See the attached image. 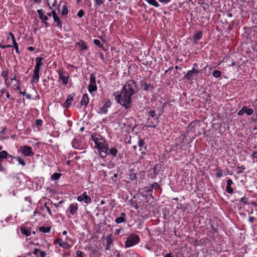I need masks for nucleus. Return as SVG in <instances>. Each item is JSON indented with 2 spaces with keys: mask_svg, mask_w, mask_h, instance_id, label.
I'll use <instances>...</instances> for the list:
<instances>
[{
  "mask_svg": "<svg viewBox=\"0 0 257 257\" xmlns=\"http://www.w3.org/2000/svg\"><path fill=\"white\" fill-rule=\"evenodd\" d=\"M138 91L136 82L133 80H128L124 85L120 93H114L115 99L122 106L128 109L132 105V96Z\"/></svg>",
  "mask_w": 257,
  "mask_h": 257,
  "instance_id": "f257e3e1",
  "label": "nucleus"
},
{
  "mask_svg": "<svg viewBox=\"0 0 257 257\" xmlns=\"http://www.w3.org/2000/svg\"><path fill=\"white\" fill-rule=\"evenodd\" d=\"M91 139L94 142L101 157L104 158L107 155L108 144L101 135L97 133H93L91 136Z\"/></svg>",
  "mask_w": 257,
  "mask_h": 257,
  "instance_id": "f03ea898",
  "label": "nucleus"
},
{
  "mask_svg": "<svg viewBox=\"0 0 257 257\" xmlns=\"http://www.w3.org/2000/svg\"><path fill=\"white\" fill-rule=\"evenodd\" d=\"M140 241V238L138 235L136 234H132L128 237L125 242V246L126 247L132 246Z\"/></svg>",
  "mask_w": 257,
  "mask_h": 257,
  "instance_id": "7ed1b4c3",
  "label": "nucleus"
},
{
  "mask_svg": "<svg viewBox=\"0 0 257 257\" xmlns=\"http://www.w3.org/2000/svg\"><path fill=\"white\" fill-rule=\"evenodd\" d=\"M97 86L96 84V76L94 73H92L90 76V82L88 86V89L90 93H92L97 90Z\"/></svg>",
  "mask_w": 257,
  "mask_h": 257,
  "instance_id": "20e7f679",
  "label": "nucleus"
},
{
  "mask_svg": "<svg viewBox=\"0 0 257 257\" xmlns=\"http://www.w3.org/2000/svg\"><path fill=\"white\" fill-rule=\"evenodd\" d=\"M13 158V156L9 154L6 151H2L0 152V171L3 172L5 171L4 168L2 166L1 162L4 159H7V158Z\"/></svg>",
  "mask_w": 257,
  "mask_h": 257,
  "instance_id": "39448f33",
  "label": "nucleus"
},
{
  "mask_svg": "<svg viewBox=\"0 0 257 257\" xmlns=\"http://www.w3.org/2000/svg\"><path fill=\"white\" fill-rule=\"evenodd\" d=\"M20 151L22 153L26 156L31 157L34 155V153L32 152V149L30 146H24L21 147Z\"/></svg>",
  "mask_w": 257,
  "mask_h": 257,
  "instance_id": "423d86ee",
  "label": "nucleus"
},
{
  "mask_svg": "<svg viewBox=\"0 0 257 257\" xmlns=\"http://www.w3.org/2000/svg\"><path fill=\"white\" fill-rule=\"evenodd\" d=\"M111 105V102L109 99H106L103 105L99 108L98 112L100 114H106L107 112L108 108Z\"/></svg>",
  "mask_w": 257,
  "mask_h": 257,
  "instance_id": "0eeeda50",
  "label": "nucleus"
},
{
  "mask_svg": "<svg viewBox=\"0 0 257 257\" xmlns=\"http://www.w3.org/2000/svg\"><path fill=\"white\" fill-rule=\"evenodd\" d=\"M77 200L80 202L83 201L87 204L90 203L91 201V198L87 195L86 192H83L81 195L77 197Z\"/></svg>",
  "mask_w": 257,
  "mask_h": 257,
  "instance_id": "6e6552de",
  "label": "nucleus"
},
{
  "mask_svg": "<svg viewBox=\"0 0 257 257\" xmlns=\"http://www.w3.org/2000/svg\"><path fill=\"white\" fill-rule=\"evenodd\" d=\"M52 14L54 19V21L57 23V26L61 29L62 26V24L60 20L59 17L57 16L55 11H52Z\"/></svg>",
  "mask_w": 257,
  "mask_h": 257,
  "instance_id": "1a4fd4ad",
  "label": "nucleus"
},
{
  "mask_svg": "<svg viewBox=\"0 0 257 257\" xmlns=\"http://www.w3.org/2000/svg\"><path fill=\"white\" fill-rule=\"evenodd\" d=\"M202 32L201 31H198L193 35V44L197 45L198 44V41L200 40L202 37Z\"/></svg>",
  "mask_w": 257,
  "mask_h": 257,
  "instance_id": "9d476101",
  "label": "nucleus"
},
{
  "mask_svg": "<svg viewBox=\"0 0 257 257\" xmlns=\"http://www.w3.org/2000/svg\"><path fill=\"white\" fill-rule=\"evenodd\" d=\"M68 78L69 75L67 73L64 72H59V78L62 80V81L65 84H67Z\"/></svg>",
  "mask_w": 257,
  "mask_h": 257,
  "instance_id": "9b49d317",
  "label": "nucleus"
},
{
  "mask_svg": "<svg viewBox=\"0 0 257 257\" xmlns=\"http://www.w3.org/2000/svg\"><path fill=\"white\" fill-rule=\"evenodd\" d=\"M74 96V94L69 95L66 99V100L63 104V106L66 108L69 107L73 100V98Z\"/></svg>",
  "mask_w": 257,
  "mask_h": 257,
  "instance_id": "f8f14e48",
  "label": "nucleus"
},
{
  "mask_svg": "<svg viewBox=\"0 0 257 257\" xmlns=\"http://www.w3.org/2000/svg\"><path fill=\"white\" fill-rule=\"evenodd\" d=\"M115 222L117 224L122 223V222H125L126 221V215L125 213L121 212L120 213V216L117 217L115 219Z\"/></svg>",
  "mask_w": 257,
  "mask_h": 257,
  "instance_id": "ddd939ff",
  "label": "nucleus"
},
{
  "mask_svg": "<svg viewBox=\"0 0 257 257\" xmlns=\"http://www.w3.org/2000/svg\"><path fill=\"white\" fill-rule=\"evenodd\" d=\"M10 36H11L12 37V41H13V45L12 46V47H14V48L16 50V52L17 54H20V51L19 50V47H18V45L17 44V43L16 42V39H15V36L12 33H10Z\"/></svg>",
  "mask_w": 257,
  "mask_h": 257,
  "instance_id": "4468645a",
  "label": "nucleus"
},
{
  "mask_svg": "<svg viewBox=\"0 0 257 257\" xmlns=\"http://www.w3.org/2000/svg\"><path fill=\"white\" fill-rule=\"evenodd\" d=\"M69 212L72 214L74 215V214L76 213L78 210V206L77 204H72L70 205L69 207Z\"/></svg>",
  "mask_w": 257,
  "mask_h": 257,
  "instance_id": "2eb2a0df",
  "label": "nucleus"
},
{
  "mask_svg": "<svg viewBox=\"0 0 257 257\" xmlns=\"http://www.w3.org/2000/svg\"><path fill=\"white\" fill-rule=\"evenodd\" d=\"M76 45L79 47L81 50H86L88 49V46L85 44L84 41L80 40L78 42H77Z\"/></svg>",
  "mask_w": 257,
  "mask_h": 257,
  "instance_id": "dca6fc26",
  "label": "nucleus"
},
{
  "mask_svg": "<svg viewBox=\"0 0 257 257\" xmlns=\"http://www.w3.org/2000/svg\"><path fill=\"white\" fill-rule=\"evenodd\" d=\"M37 13L39 15V18L43 22H45V21L48 20V16L44 15L43 10H38Z\"/></svg>",
  "mask_w": 257,
  "mask_h": 257,
  "instance_id": "f3484780",
  "label": "nucleus"
},
{
  "mask_svg": "<svg viewBox=\"0 0 257 257\" xmlns=\"http://www.w3.org/2000/svg\"><path fill=\"white\" fill-rule=\"evenodd\" d=\"M33 253L37 257H45L46 253L44 251H41L40 249L35 248Z\"/></svg>",
  "mask_w": 257,
  "mask_h": 257,
  "instance_id": "a211bd4d",
  "label": "nucleus"
},
{
  "mask_svg": "<svg viewBox=\"0 0 257 257\" xmlns=\"http://www.w3.org/2000/svg\"><path fill=\"white\" fill-rule=\"evenodd\" d=\"M194 74H193V72L191 70L187 71L186 74L184 75L185 79H187L188 81H191L194 79Z\"/></svg>",
  "mask_w": 257,
  "mask_h": 257,
  "instance_id": "6ab92c4d",
  "label": "nucleus"
},
{
  "mask_svg": "<svg viewBox=\"0 0 257 257\" xmlns=\"http://www.w3.org/2000/svg\"><path fill=\"white\" fill-rule=\"evenodd\" d=\"M89 102V98L86 94H84L81 100V104L82 105L86 106Z\"/></svg>",
  "mask_w": 257,
  "mask_h": 257,
  "instance_id": "aec40b11",
  "label": "nucleus"
},
{
  "mask_svg": "<svg viewBox=\"0 0 257 257\" xmlns=\"http://www.w3.org/2000/svg\"><path fill=\"white\" fill-rule=\"evenodd\" d=\"M39 80V73L33 72L31 83H37Z\"/></svg>",
  "mask_w": 257,
  "mask_h": 257,
  "instance_id": "412c9836",
  "label": "nucleus"
},
{
  "mask_svg": "<svg viewBox=\"0 0 257 257\" xmlns=\"http://www.w3.org/2000/svg\"><path fill=\"white\" fill-rule=\"evenodd\" d=\"M117 153V150L116 148H112L110 150L108 149L107 150V154H111L113 157L116 156Z\"/></svg>",
  "mask_w": 257,
  "mask_h": 257,
  "instance_id": "4be33fe9",
  "label": "nucleus"
},
{
  "mask_svg": "<svg viewBox=\"0 0 257 257\" xmlns=\"http://www.w3.org/2000/svg\"><path fill=\"white\" fill-rule=\"evenodd\" d=\"M133 169H130L129 170V178L132 181H135L137 179V175L136 173L133 172Z\"/></svg>",
  "mask_w": 257,
  "mask_h": 257,
  "instance_id": "5701e85b",
  "label": "nucleus"
},
{
  "mask_svg": "<svg viewBox=\"0 0 257 257\" xmlns=\"http://www.w3.org/2000/svg\"><path fill=\"white\" fill-rule=\"evenodd\" d=\"M56 242L58 243L60 246L63 248H66L68 244L66 242H64L61 239L59 238L56 240Z\"/></svg>",
  "mask_w": 257,
  "mask_h": 257,
  "instance_id": "b1692460",
  "label": "nucleus"
},
{
  "mask_svg": "<svg viewBox=\"0 0 257 257\" xmlns=\"http://www.w3.org/2000/svg\"><path fill=\"white\" fill-rule=\"evenodd\" d=\"M21 232L23 234H25L27 236L31 234V230L28 227L22 228Z\"/></svg>",
  "mask_w": 257,
  "mask_h": 257,
  "instance_id": "393cba45",
  "label": "nucleus"
},
{
  "mask_svg": "<svg viewBox=\"0 0 257 257\" xmlns=\"http://www.w3.org/2000/svg\"><path fill=\"white\" fill-rule=\"evenodd\" d=\"M39 231L44 233H48L51 231L50 227L41 226L39 227Z\"/></svg>",
  "mask_w": 257,
  "mask_h": 257,
  "instance_id": "a878e982",
  "label": "nucleus"
},
{
  "mask_svg": "<svg viewBox=\"0 0 257 257\" xmlns=\"http://www.w3.org/2000/svg\"><path fill=\"white\" fill-rule=\"evenodd\" d=\"M47 4L50 8L52 9V7H55L57 3V0H47Z\"/></svg>",
  "mask_w": 257,
  "mask_h": 257,
  "instance_id": "bb28decb",
  "label": "nucleus"
},
{
  "mask_svg": "<svg viewBox=\"0 0 257 257\" xmlns=\"http://www.w3.org/2000/svg\"><path fill=\"white\" fill-rule=\"evenodd\" d=\"M149 4L153 6L156 8H158L160 5L156 0H146Z\"/></svg>",
  "mask_w": 257,
  "mask_h": 257,
  "instance_id": "cd10ccee",
  "label": "nucleus"
},
{
  "mask_svg": "<svg viewBox=\"0 0 257 257\" xmlns=\"http://www.w3.org/2000/svg\"><path fill=\"white\" fill-rule=\"evenodd\" d=\"M44 59L43 58L40 57H37L36 58V66L41 67L42 65H43L42 61Z\"/></svg>",
  "mask_w": 257,
  "mask_h": 257,
  "instance_id": "c85d7f7f",
  "label": "nucleus"
},
{
  "mask_svg": "<svg viewBox=\"0 0 257 257\" xmlns=\"http://www.w3.org/2000/svg\"><path fill=\"white\" fill-rule=\"evenodd\" d=\"M61 176V174L58 173H54L51 176V179L52 180H58Z\"/></svg>",
  "mask_w": 257,
  "mask_h": 257,
  "instance_id": "c756f323",
  "label": "nucleus"
},
{
  "mask_svg": "<svg viewBox=\"0 0 257 257\" xmlns=\"http://www.w3.org/2000/svg\"><path fill=\"white\" fill-rule=\"evenodd\" d=\"M13 158H14L17 161H18V162L19 163V164H20L22 166H24L26 165V163L24 159H22L21 158H20L19 157H14V156H13Z\"/></svg>",
  "mask_w": 257,
  "mask_h": 257,
  "instance_id": "7c9ffc66",
  "label": "nucleus"
},
{
  "mask_svg": "<svg viewBox=\"0 0 257 257\" xmlns=\"http://www.w3.org/2000/svg\"><path fill=\"white\" fill-rule=\"evenodd\" d=\"M106 244L108 245H111L113 242V239L112 238V234H110L108 236L106 237Z\"/></svg>",
  "mask_w": 257,
  "mask_h": 257,
  "instance_id": "2f4dec72",
  "label": "nucleus"
},
{
  "mask_svg": "<svg viewBox=\"0 0 257 257\" xmlns=\"http://www.w3.org/2000/svg\"><path fill=\"white\" fill-rule=\"evenodd\" d=\"M153 189L150 187H145V191L148 193V194H150L151 196L152 197V192Z\"/></svg>",
  "mask_w": 257,
  "mask_h": 257,
  "instance_id": "473e14b6",
  "label": "nucleus"
},
{
  "mask_svg": "<svg viewBox=\"0 0 257 257\" xmlns=\"http://www.w3.org/2000/svg\"><path fill=\"white\" fill-rule=\"evenodd\" d=\"M216 170L217 171V173L216 174V176L218 178H220V177H222V170L220 168L217 167L216 168Z\"/></svg>",
  "mask_w": 257,
  "mask_h": 257,
  "instance_id": "72a5a7b5",
  "label": "nucleus"
},
{
  "mask_svg": "<svg viewBox=\"0 0 257 257\" xmlns=\"http://www.w3.org/2000/svg\"><path fill=\"white\" fill-rule=\"evenodd\" d=\"M94 2H95L94 7L96 8H97L99 7H100V5L103 3V0H94Z\"/></svg>",
  "mask_w": 257,
  "mask_h": 257,
  "instance_id": "f704fd0d",
  "label": "nucleus"
},
{
  "mask_svg": "<svg viewBox=\"0 0 257 257\" xmlns=\"http://www.w3.org/2000/svg\"><path fill=\"white\" fill-rule=\"evenodd\" d=\"M212 75L214 77L218 78L221 76V72L218 70H214L212 73Z\"/></svg>",
  "mask_w": 257,
  "mask_h": 257,
  "instance_id": "c9c22d12",
  "label": "nucleus"
},
{
  "mask_svg": "<svg viewBox=\"0 0 257 257\" xmlns=\"http://www.w3.org/2000/svg\"><path fill=\"white\" fill-rule=\"evenodd\" d=\"M61 14L63 16L67 15L68 14V9L65 5H64L62 8Z\"/></svg>",
  "mask_w": 257,
  "mask_h": 257,
  "instance_id": "e433bc0d",
  "label": "nucleus"
},
{
  "mask_svg": "<svg viewBox=\"0 0 257 257\" xmlns=\"http://www.w3.org/2000/svg\"><path fill=\"white\" fill-rule=\"evenodd\" d=\"M226 191L229 193V194H232L233 192V189L231 187V186H226Z\"/></svg>",
  "mask_w": 257,
  "mask_h": 257,
  "instance_id": "4c0bfd02",
  "label": "nucleus"
},
{
  "mask_svg": "<svg viewBox=\"0 0 257 257\" xmlns=\"http://www.w3.org/2000/svg\"><path fill=\"white\" fill-rule=\"evenodd\" d=\"M150 187L153 189L154 188L156 190L157 189L160 187V185L157 182H154L153 184H152Z\"/></svg>",
  "mask_w": 257,
  "mask_h": 257,
  "instance_id": "58836bf2",
  "label": "nucleus"
},
{
  "mask_svg": "<svg viewBox=\"0 0 257 257\" xmlns=\"http://www.w3.org/2000/svg\"><path fill=\"white\" fill-rule=\"evenodd\" d=\"M237 169H238V171L237 172V174L241 173L243 171H244L245 169V168L243 166H238Z\"/></svg>",
  "mask_w": 257,
  "mask_h": 257,
  "instance_id": "ea45409f",
  "label": "nucleus"
},
{
  "mask_svg": "<svg viewBox=\"0 0 257 257\" xmlns=\"http://www.w3.org/2000/svg\"><path fill=\"white\" fill-rule=\"evenodd\" d=\"M93 43L95 45H96L97 46H98L99 47H102V45H101L100 41L98 39H94L93 40Z\"/></svg>",
  "mask_w": 257,
  "mask_h": 257,
  "instance_id": "a19ab883",
  "label": "nucleus"
},
{
  "mask_svg": "<svg viewBox=\"0 0 257 257\" xmlns=\"http://www.w3.org/2000/svg\"><path fill=\"white\" fill-rule=\"evenodd\" d=\"M84 15V12L83 10H80L77 13V16L79 18H82Z\"/></svg>",
  "mask_w": 257,
  "mask_h": 257,
  "instance_id": "79ce46f5",
  "label": "nucleus"
},
{
  "mask_svg": "<svg viewBox=\"0 0 257 257\" xmlns=\"http://www.w3.org/2000/svg\"><path fill=\"white\" fill-rule=\"evenodd\" d=\"M149 114L152 117H155L157 116V114L154 110H150L149 111Z\"/></svg>",
  "mask_w": 257,
  "mask_h": 257,
  "instance_id": "37998d69",
  "label": "nucleus"
},
{
  "mask_svg": "<svg viewBox=\"0 0 257 257\" xmlns=\"http://www.w3.org/2000/svg\"><path fill=\"white\" fill-rule=\"evenodd\" d=\"M150 87V84L145 82L144 84V90L148 91Z\"/></svg>",
  "mask_w": 257,
  "mask_h": 257,
  "instance_id": "c03bdc74",
  "label": "nucleus"
},
{
  "mask_svg": "<svg viewBox=\"0 0 257 257\" xmlns=\"http://www.w3.org/2000/svg\"><path fill=\"white\" fill-rule=\"evenodd\" d=\"M145 144L144 140L140 139L138 142V145L140 148H142Z\"/></svg>",
  "mask_w": 257,
  "mask_h": 257,
  "instance_id": "a18cd8bd",
  "label": "nucleus"
},
{
  "mask_svg": "<svg viewBox=\"0 0 257 257\" xmlns=\"http://www.w3.org/2000/svg\"><path fill=\"white\" fill-rule=\"evenodd\" d=\"M43 122L42 119H37L36 120V124L38 126H42L43 125Z\"/></svg>",
  "mask_w": 257,
  "mask_h": 257,
  "instance_id": "49530a36",
  "label": "nucleus"
},
{
  "mask_svg": "<svg viewBox=\"0 0 257 257\" xmlns=\"http://www.w3.org/2000/svg\"><path fill=\"white\" fill-rule=\"evenodd\" d=\"M191 70H192V71L193 72V74H194V75L198 74V73H199L201 72V70L197 69H195L194 67H193L191 69Z\"/></svg>",
  "mask_w": 257,
  "mask_h": 257,
  "instance_id": "de8ad7c7",
  "label": "nucleus"
},
{
  "mask_svg": "<svg viewBox=\"0 0 257 257\" xmlns=\"http://www.w3.org/2000/svg\"><path fill=\"white\" fill-rule=\"evenodd\" d=\"M84 252H83L81 250H77L76 251V256L77 257H83Z\"/></svg>",
  "mask_w": 257,
  "mask_h": 257,
  "instance_id": "09e8293b",
  "label": "nucleus"
},
{
  "mask_svg": "<svg viewBox=\"0 0 257 257\" xmlns=\"http://www.w3.org/2000/svg\"><path fill=\"white\" fill-rule=\"evenodd\" d=\"M253 110L252 108H247L246 110V114L248 115H250L253 114Z\"/></svg>",
  "mask_w": 257,
  "mask_h": 257,
  "instance_id": "8fccbe9b",
  "label": "nucleus"
},
{
  "mask_svg": "<svg viewBox=\"0 0 257 257\" xmlns=\"http://www.w3.org/2000/svg\"><path fill=\"white\" fill-rule=\"evenodd\" d=\"M248 198L246 197H243L241 198L240 201L243 203L244 204H246L247 202Z\"/></svg>",
  "mask_w": 257,
  "mask_h": 257,
  "instance_id": "3c124183",
  "label": "nucleus"
},
{
  "mask_svg": "<svg viewBox=\"0 0 257 257\" xmlns=\"http://www.w3.org/2000/svg\"><path fill=\"white\" fill-rule=\"evenodd\" d=\"M40 68V67L35 66L33 72L39 73Z\"/></svg>",
  "mask_w": 257,
  "mask_h": 257,
  "instance_id": "603ef678",
  "label": "nucleus"
},
{
  "mask_svg": "<svg viewBox=\"0 0 257 257\" xmlns=\"http://www.w3.org/2000/svg\"><path fill=\"white\" fill-rule=\"evenodd\" d=\"M226 182H227V185H226V186H231V184H232V183H233V182H232V180H231V179H228V180H227V181H226Z\"/></svg>",
  "mask_w": 257,
  "mask_h": 257,
  "instance_id": "864d4df0",
  "label": "nucleus"
},
{
  "mask_svg": "<svg viewBox=\"0 0 257 257\" xmlns=\"http://www.w3.org/2000/svg\"><path fill=\"white\" fill-rule=\"evenodd\" d=\"M153 172L155 174L157 175L159 173V170H157V166H155L153 168Z\"/></svg>",
  "mask_w": 257,
  "mask_h": 257,
  "instance_id": "5fc2aeb1",
  "label": "nucleus"
},
{
  "mask_svg": "<svg viewBox=\"0 0 257 257\" xmlns=\"http://www.w3.org/2000/svg\"><path fill=\"white\" fill-rule=\"evenodd\" d=\"M254 220H255V218L254 217L249 216V219H248L249 222L252 223L254 222Z\"/></svg>",
  "mask_w": 257,
  "mask_h": 257,
  "instance_id": "6e6d98bb",
  "label": "nucleus"
},
{
  "mask_svg": "<svg viewBox=\"0 0 257 257\" xmlns=\"http://www.w3.org/2000/svg\"><path fill=\"white\" fill-rule=\"evenodd\" d=\"M159 1L161 3L164 4H167L171 1V0H159Z\"/></svg>",
  "mask_w": 257,
  "mask_h": 257,
  "instance_id": "4d7b16f0",
  "label": "nucleus"
},
{
  "mask_svg": "<svg viewBox=\"0 0 257 257\" xmlns=\"http://www.w3.org/2000/svg\"><path fill=\"white\" fill-rule=\"evenodd\" d=\"M252 157L254 158L257 159V151H253L252 154Z\"/></svg>",
  "mask_w": 257,
  "mask_h": 257,
  "instance_id": "13d9d810",
  "label": "nucleus"
},
{
  "mask_svg": "<svg viewBox=\"0 0 257 257\" xmlns=\"http://www.w3.org/2000/svg\"><path fill=\"white\" fill-rule=\"evenodd\" d=\"M6 128L5 127H3L2 130L1 131V135H5L6 134Z\"/></svg>",
  "mask_w": 257,
  "mask_h": 257,
  "instance_id": "bf43d9fd",
  "label": "nucleus"
},
{
  "mask_svg": "<svg viewBox=\"0 0 257 257\" xmlns=\"http://www.w3.org/2000/svg\"><path fill=\"white\" fill-rule=\"evenodd\" d=\"M247 108H247V106L245 105V106H243L241 109L244 113H246V110H247Z\"/></svg>",
  "mask_w": 257,
  "mask_h": 257,
  "instance_id": "052dcab7",
  "label": "nucleus"
},
{
  "mask_svg": "<svg viewBox=\"0 0 257 257\" xmlns=\"http://www.w3.org/2000/svg\"><path fill=\"white\" fill-rule=\"evenodd\" d=\"M45 206H46V209H47V210L48 213L51 215V211L50 208L49 207L47 206L46 205H45Z\"/></svg>",
  "mask_w": 257,
  "mask_h": 257,
  "instance_id": "680f3d73",
  "label": "nucleus"
},
{
  "mask_svg": "<svg viewBox=\"0 0 257 257\" xmlns=\"http://www.w3.org/2000/svg\"><path fill=\"white\" fill-rule=\"evenodd\" d=\"M244 113V112L243 111H242L241 110V109L239 110V111L238 112V115H242Z\"/></svg>",
  "mask_w": 257,
  "mask_h": 257,
  "instance_id": "e2e57ef3",
  "label": "nucleus"
},
{
  "mask_svg": "<svg viewBox=\"0 0 257 257\" xmlns=\"http://www.w3.org/2000/svg\"><path fill=\"white\" fill-rule=\"evenodd\" d=\"M25 96L26 98L28 99H30L31 98V95L30 94H26Z\"/></svg>",
  "mask_w": 257,
  "mask_h": 257,
  "instance_id": "0e129e2a",
  "label": "nucleus"
},
{
  "mask_svg": "<svg viewBox=\"0 0 257 257\" xmlns=\"http://www.w3.org/2000/svg\"><path fill=\"white\" fill-rule=\"evenodd\" d=\"M156 125L154 123H151V124L149 125L148 126L149 127H155Z\"/></svg>",
  "mask_w": 257,
  "mask_h": 257,
  "instance_id": "69168bd1",
  "label": "nucleus"
},
{
  "mask_svg": "<svg viewBox=\"0 0 257 257\" xmlns=\"http://www.w3.org/2000/svg\"><path fill=\"white\" fill-rule=\"evenodd\" d=\"M28 49L31 51H33L35 50V48L33 47H29L28 48Z\"/></svg>",
  "mask_w": 257,
  "mask_h": 257,
  "instance_id": "338daca9",
  "label": "nucleus"
},
{
  "mask_svg": "<svg viewBox=\"0 0 257 257\" xmlns=\"http://www.w3.org/2000/svg\"><path fill=\"white\" fill-rule=\"evenodd\" d=\"M164 257H173V256L172 255L171 253H167L166 255H165Z\"/></svg>",
  "mask_w": 257,
  "mask_h": 257,
  "instance_id": "774afa93",
  "label": "nucleus"
}]
</instances>
